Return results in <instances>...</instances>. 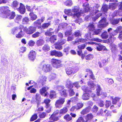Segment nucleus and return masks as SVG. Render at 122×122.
I'll return each instance as SVG.
<instances>
[{
	"mask_svg": "<svg viewBox=\"0 0 122 122\" xmlns=\"http://www.w3.org/2000/svg\"><path fill=\"white\" fill-rule=\"evenodd\" d=\"M23 28L22 25H20L18 27H15L12 30L11 33L14 35L16 34V38H20L24 35V33L22 31Z\"/></svg>",
	"mask_w": 122,
	"mask_h": 122,
	"instance_id": "1",
	"label": "nucleus"
},
{
	"mask_svg": "<svg viewBox=\"0 0 122 122\" xmlns=\"http://www.w3.org/2000/svg\"><path fill=\"white\" fill-rule=\"evenodd\" d=\"M80 8L78 7L75 6L72 9V12L73 13V17L75 18H77L78 19L76 20V21H78V22H82L83 20L81 18H80L81 16V13H82L81 10H79Z\"/></svg>",
	"mask_w": 122,
	"mask_h": 122,
	"instance_id": "2",
	"label": "nucleus"
},
{
	"mask_svg": "<svg viewBox=\"0 0 122 122\" xmlns=\"http://www.w3.org/2000/svg\"><path fill=\"white\" fill-rule=\"evenodd\" d=\"M82 89L85 92H90V90H89L88 88L86 87L85 86H83L82 87ZM89 94L87 93H84L82 96V99L84 100H87L89 99Z\"/></svg>",
	"mask_w": 122,
	"mask_h": 122,
	"instance_id": "3",
	"label": "nucleus"
},
{
	"mask_svg": "<svg viewBox=\"0 0 122 122\" xmlns=\"http://www.w3.org/2000/svg\"><path fill=\"white\" fill-rule=\"evenodd\" d=\"M53 66L54 68H57L62 66L61 61L60 60L53 59L51 60Z\"/></svg>",
	"mask_w": 122,
	"mask_h": 122,
	"instance_id": "4",
	"label": "nucleus"
},
{
	"mask_svg": "<svg viewBox=\"0 0 122 122\" xmlns=\"http://www.w3.org/2000/svg\"><path fill=\"white\" fill-rule=\"evenodd\" d=\"M65 102V99L64 98H60L57 100L55 102V105L56 107L60 108L62 106L63 104Z\"/></svg>",
	"mask_w": 122,
	"mask_h": 122,
	"instance_id": "5",
	"label": "nucleus"
},
{
	"mask_svg": "<svg viewBox=\"0 0 122 122\" xmlns=\"http://www.w3.org/2000/svg\"><path fill=\"white\" fill-rule=\"evenodd\" d=\"M90 35V34L89 33L85 35V37L86 39H84L82 38L80 39L75 41L72 42V43L74 44H75L77 43H79L80 42H85L86 41H88L90 40V39L91 38Z\"/></svg>",
	"mask_w": 122,
	"mask_h": 122,
	"instance_id": "6",
	"label": "nucleus"
},
{
	"mask_svg": "<svg viewBox=\"0 0 122 122\" xmlns=\"http://www.w3.org/2000/svg\"><path fill=\"white\" fill-rule=\"evenodd\" d=\"M10 11L8 7L7 6L1 7L0 8V11L2 13L1 14L0 16L3 17V16H5Z\"/></svg>",
	"mask_w": 122,
	"mask_h": 122,
	"instance_id": "7",
	"label": "nucleus"
},
{
	"mask_svg": "<svg viewBox=\"0 0 122 122\" xmlns=\"http://www.w3.org/2000/svg\"><path fill=\"white\" fill-rule=\"evenodd\" d=\"M36 29V28L35 27L30 26L28 28H26V27L24 28V30L28 34H31L35 32Z\"/></svg>",
	"mask_w": 122,
	"mask_h": 122,
	"instance_id": "8",
	"label": "nucleus"
},
{
	"mask_svg": "<svg viewBox=\"0 0 122 122\" xmlns=\"http://www.w3.org/2000/svg\"><path fill=\"white\" fill-rule=\"evenodd\" d=\"M64 87L63 86H59L58 87V90L60 91V95L64 97H66L67 95L66 91L63 89Z\"/></svg>",
	"mask_w": 122,
	"mask_h": 122,
	"instance_id": "9",
	"label": "nucleus"
},
{
	"mask_svg": "<svg viewBox=\"0 0 122 122\" xmlns=\"http://www.w3.org/2000/svg\"><path fill=\"white\" fill-rule=\"evenodd\" d=\"M51 100L48 98L46 99L44 101V102L46 104V111L47 112H49L51 110V107L49 103L50 102Z\"/></svg>",
	"mask_w": 122,
	"mask_h": 122,
	"instance_id": "10",
	"label": "nucleus"
},
{
	"mask_svg": "<svg viewBox=\"0 0 122 122\" xmlns=\"http://www.w3.org/2000/svg\"><path fill=\"white\" fill-rule=\"evenodd\" d=\"M99 23L98 26V27L100 28L104 27L106 26L108 24L106 21V19L105 18H103L99 22Z\"/></svg>",
	"mask_w": 122,
	"mask_h": 122,
	"instance_id": "11",
	"label": "nucleus"
},
{
	"mask_svg": "<svg viewBox=\"0 0 122 122\" xmlns=\"http://www.w3.org/2000/svg\"><path fill=\"white\" fill-rule=\"evenodd\" d=\"M15 15V13L14 12H11L10 10L5 16H3V17L7 18L9 19H13Z\"/></svg>",
	"mask_w": 122,
	"mask_h": 122,
	"instance_id": "12",
	"label": "nucleus"
},
{
	"mask_svg": "<svg viewBox=\"0 0 122 122\" xmlns=\"http://www.w3.org/2000/svg\"><path fill=\"white\" fill-rule=\"evenodd\" d=\"M49 87L47 86L43 87L40 90V93L42 95L46 97L48 94L47 91L48 90Z\"/></svg>",
	"mask_w": 122,
	"mask_h": 122,
	"instance_id": "13",
	"label": "nucleus"
},
{
	"mask_svg": "<svg viewBox=\"0 0 122 122\" xmlns=\"http://www.w3.org/2000/svg\"><path fill=\"white\" fill-rule=\"evenodd\" d=\"M42 69L43 71L47 72L50 71L51 70V68L50 64H46L43 66Z\"/></svg>",
	"mask_w": 122,
	"mask_h": 122,
	"instance_id": "14",
	"label": "nucleus"
},
{
	"mask_svg": "<svg viewBox=\"0 0 122 122\" xmlns=\"http://www.w3.org/2000/svg\"><path fill=\"white\" fill-rule=\"evenodd\" d=\"M36 53L35 51H31L29 55V59L32 61H33L36 58Z\"/></svg>",
	"mask_w": 122,
	"mask_h": 122,
	"instance_id": "15",
	"label": "nucleus"
},
{
	"mask_svg": "<svg viewBox=\"0 0 122 122\" xmlns=\"http://www.w3.org/2000/svg\"><path fill=\"white\" fill-rule=\"evenodd\" d=\"M46 77L45 76L41 75L38 80L39 82L41 83L43 85H44L46 81Z\"/></svg>",
	"mask_w": 122,
	"mask_h": 122,
	"instance_id": "16",
	"label": "nucleus"
},
{
	"mask_svg": "<svg viewBox=\"0 0 122 122\" xmlns=\"http://www.w3.org/2000/svg\"><path fill=\"white\" fill-rule=\"evenodd\" d=\"M59 114V111L57 110L54 112L53 114L51 116L50 119H52L53 120L56 121L59 119V118L57 117H55L54 116Z\"/></svg>",
	"mask_w": 122,
	"mask_h": 122,
	"instance_id": "17",
	"label": "nucleus"
},
{
	"mask_svg": "<svg viewBox=\"0 0 122 122\" xmlns=\"http://www.w3.org/2000/svg\"><path fill=\"white\" fill-rule=\"evenodd\" d=\"M83 6L84 7V10L82 12H87L90 10V8L89 7V4L87 2H86L85 3H84L83 4Z\"/></svg>",
	"mask_w": 122,
	"mask_h": 122,
	"instance_id": "18",
	"label": "nucleus"
},
{
	"mask_svg": "<svg viewBox=\"0 0 122 122\" xmlns=\"http://www.w3.org/2000/svg\"><path fill=\"white\" fill-rule=\"evenodd\" d=\"M97 46L96 49L98 51H101L103 50H107V49L106 47L101 45L100 43H98L97 44Z\"/></svg>",
	"mask_w": 122,
	"mask_h": 122,
	"instance_id": "19",
	"label": "nucleus"
},
{
	"mask_svg": "<svg viewBox=\"0 0 122 122\" xmlns=\"http://www.w3.org/2000/svg\"><path fill=\"white\" fill-rule=\"evenodd\" d=\"M20 13L21 14H24L25 13V9L24 6L22 4L20 3L19 8L18 9Z\"/></svg>",
	"mask_w": 122,
	"mask_h": 122,
	"instance_id": "20",
	"label": "nucleus"
},
{
	"mask_svg": "<svg viewBox=\"0 0 122 122\" xmlns=\"http://www.w3.org/2000/svg\"><path fill=\"white\" fill-rule=\"evenodd\" d=\"M68 111V109L66 107H63V108L60 109L59 111V113L60 116L66 113Z\"/></svg>",
	"mask_w": 122,
	"mask_h": 122,
	"instance_id": "21",
	"label": "nucleus"
},
{
	"mask_svg": "<svg viewBox=\"0 0 122 122\" xmlns=\"http://www.w3.org/2000/svg\"><path fill=\"white\" fill-rule=\"evenodd\" d=\"M96 14V17H92V19L93 20H95L97 19L102 15V13L98 10H97L96 12H95Z\"/></svg>",
	"mask_w": 122,
	"mask_h": 122,
	"instance_id": "22",
	"label": "nucleus"
},
{
	"mask_svg": "<svg viewBox=\"0 0 122 122\" xmlns=\"http://www.w3.org/2000/svg\"><path fill=\"white\" fill-rule=\"evenodd\" d=\"M88 85L91 88V89H94L96 87V84L94 83V82L92 81H90L88 82Z\"/></svg>",
	"mask_w": 122,
	"mask_h": 122,
	"instance_id": "23",
	"label": "nucleus"
},
{
	"mask_svg": "<svg viewBox=\"0 0 122 122\" xmlns=\"http://www.w3.org/2000/svg\"><path fill=\"white\" fill-rule=\"evenodd\" d=\"M91 110V108L90 107L83 109L81 112V113L82 115H84L88 112Z\"/></svg>",
	"mask_w": 122,
	"mask_h": 122,
	"instance_id": "24",
	"label": "nucleus"
},
{
	"mask_svg": "<svg viewBox=\"0 0 122 122\" xmlns=\"http://www.w3.org/2000/svg\"><path fill=\"white\" fill-rule=\"evenodd\" d=\"M93 117V116L91 113L88 114L86 117V121L85 122H87L88 121H90Z\"/></svg>",
	"mask_w": 122,
	"mask_h": 122,
	"instance_id": "25",
	"label": "nucleus"
},
{
	"mask_svg": "<svg viewBox=\"0 0 122 122\" xmlns=\"http://www.w3.org/2000/svg\"><path fill=\"white\" fill-rule=\"evenodd\" d=\"M112 30V29L111 28H110L108 29V31L109 34V35H112L113 36H114L117 35L118 33L116 30H114L112 33H111L110 32Z\"/></svg>",
	"mask_w": 122,
	"mask_h": 122,
	"instance_id": "26",
	"label": "nucleus"
},
{
	"mask_svg": "<svg viewBox=\"0 0 122 122\" xmlns=\"http://www.w3.org/2000/svg\"><path fill=\"white\" fill-rule=\"evenodd\" d=\"M115 38L114 36L110 35L109 38L107 40V41L108 42L112 44L115 39Z\"/></svg>",
	"mask_w": 122,
	"mask_h": 122,
	"instance_id": "27",
	"label": "nucleus"
},
{
	"mask_svg": "<svg viewBox=\"0 0 122 122\" xmlns=\"http://www.w3.org/2000/svg\"><path fill=\"white\" fill-rule=\"evenodd\" d=\"M64 12L65 13L68 15L73 16V13L72 10L71 9H66L64 10Z\"/></svg>",
	"mask_w": 122,
	"mask_h": 122,
	"instance_id": "28",
	"label": "nucleus"
},
{
	"mask_svg": "<svg viewBox=\"0 0 122 122\" xmlns=\"http://www.w3.org/2000/svg\"><path fill=\"white\" fill-rule=\"evenodd\" d=\"M45 41L43 39H40L38 40L36 42V44L37 46H41L44 43Z\"/></svg>",
	"mask_w": 122,
	"mask_h": 122,
	"instance_id": "29",
	"label": "nucleus"
},
{
	"mask_svg": "<svg viewBox=\"0 0 122 122\" xmlns=\"http://www.w3.org/2000/svg\"><path fill=\"white\" fill-rule=\"evenodd\" d=\"M41 22H40V19H38L34 22V25L38 27V28H40L41 27Z\"/></svg>",
	"mask_w": 122,
	"mask_h": 122,
	"instance_id": "30",
	"label": "nucleus"
},
{
	"mask_svg": "<svg viewBox=\"0 0 122 122\" xmlns=\"http://www.w3.org/2000/svg\"><path fill=\"white\" fill-rule=\"evenodd\" d=\"M65 4L66 6H71L73 4L72 1L71 0H67L65 2Z\"/></svg>",
	"mask_w": 122,
	"mask_h": 122,
	"instance_id": "31",
	"label": "nucleus"
},
{
	"mask_svg": "<svg viewBox=\"0 0 122 122\" xmlns=\"http://www.w3.org/2000/svg\"><path fill=\"white\" fill-rule=\"evenodd\" d=\"M29 15L31 19L32 20H35L37 18V15L33 13H30Z\"/></svg>",
	"mask_w": 122,
	"mask_h": 122,
	"instance_id": "32",
	"label": "nucleus"
},
{
	"mask_svg": "<svg viewBox=\"0 0 122 122\" xmlns=\"http://www.w3.org/2000/svg\"><path fill=\"white\" fill-rule=\"evenodd\" d=\"M117 5L116 3H110V4L109 8L112 10H114L116 8Z\"/></svg>",
	"mask_w": 122,
	"mask_h": 122,
	"instance_id": "33",
	"label": "nucleus"
},
{
	"mask_svg": "<svg viewBox=\"0 0 122 122\" xmlns=\"http://www.w3.org/2000/svg\"><path fill=\"white\" fill-rule=\"evenodd\" d=\"M102 110H101L100 111V114H99V115H102L103 116H109V114L108 113L107 111V110H105L104 111L103 113H102Z\"/></svg>",
	"mask_w": 122,
	"mask_h": 122,
	"instance_id": "34",
	"label": "nucleus"
},
{
	"mask_svg": "<svg viewBox=\"0 0 122 122\" xmlns=\"http://www.w3.org/2000/svg\"><path fill=\"white\" fill-rule=\"evenodd\" d=\"M42 50L45 51H47L50 50V47L48 45L46 44L43 47Z\"/></svg>",
	"mask_w": 122,
	"mask_h": 122,
	"instance_id": "35",
	"label": "nucleus"
},
{
	"mask_svg": "<svg viewBox=\"0 0 122 122\" xmlns=\"http://www.w3.org/2000/svg\"><path fill=\"white\" fill-rule=\"evenodd\" d=\"M73 69L70 68H68L66 69V72L68 75H69L73 73Z\"/></svg>",
	"mask_w": 122,
	"mask_h": 122,
	"instance_id": "36",
	"label": "nucleus"
},
{
	"mask_svg": "<svg viewBox=\"0 0 122 122\" xmlns=\"http://www.w3.org/2000/svg\"><path fill=\"white\" fill-rule=\"evenodd\" d=\"M55 48L56 49L58 50H61L62 49V46L59 43H56L55 44Z\"/></svg>",
	"mask_w": 122,
	"mask_h": 122,
	"instance_id": "37",
	"label": "nucleus"
},
{
	"mask_svg": "<svg viewBox=\"0 0 122 122\" xmlns=\"http://www.w3.org/2000/svg\"><path fill=\"white\" fill-rule=\"evenodd\" d=\"M56 40V35H53L50 37V41L52 43H53Z\"/></svg>",
	"mask_w": 122,
	"mask_h": 122,
	"instance_id": "38",
	"label": "nucleus"
},
{
	"mask_svg": "<svg viewBox=\"0 0 122 122\" xmlns=\"http://www.w3.org/2000/svg\"><path fill=\"white\" fill-rule=\"evenodd\" d=\"M56 93L54 91H50V97L51 98L55 97H56Z\"/></svg>",
	"mask_w": 122,
	"mask_h": 122,
	"instance_id": "39",
	"label": "nucleus"
},
{
	"mask_svg": "<svg viewBox=\"0 0 122 122\" xmlns=\"http://www.w3.org/2000/svg\"><path fill=\"white\" fill-rule=\"evenodd\" d=\"M101 36L102 39H107L108 37L107 32H103L101 35Z\"/></svg>",
	"mask_w": 122,
	"mask_h": 122,
	"instance_id": "40",
	"label": "nucleus"
},
{
	"mask_svg": "<svg viewBox=\"0 0 122 122\" xmlns=\"http://www.w3.org/2000/svg\"><path fill=\"white\" fill-rule=\"evenodd\" d=\"M94 57L93 55L91 54H89L87 55L85 57V59L86 60H89L92 59Z\"/></svg>",
	"mask_w": 122,
	"mask_h": 122,
	"instance_id": "41",
	"label": "nucleus"
},
{
	"mask_svg": "<svg viewBox=\"0 0 122 122\" xmlns=\"http://www.w3.org/2000/svg\"><path fill=\"white\" fill-rule=\"evenodd\" d=\"M109 8L107 5L105 4H103L102 7V9L103 11L105 12H106Z\"/></svg>",
	"mask_w": 122,
	"mask_h": 122,
	"instance_id": "42",
	"label": "nucleus"
},
{
	"mask_svg": "<svg viewBox=\"0 0 122 122\" xmlns=\"http://www.w3.org/2000/svg\"><path fill=\"white\" fill-rule=\"evenodd\" d=\"M32 86H30L27 88L28 90H30V92L31 93H35L36 92V90L34 88H32Z\"/></svg>",
	"mask_w": 122,
	"mask_h": 122,
	"instance_id": "43",
	"label": "nucleus"
},
{
	"mask_svg": "<svg viewBox=\"0 0 122 122\" xmlns=\"http://www.w3.org/2000/svg\"><path fill=\"white\" fill-rule=\"evenodd\" d=\"M36 101H37V106L38 107V105H39V103L40 101V94L36 93Z\"/></svg>",
	"mask_w": 122,
	"mask_h": 122,
	"instance_id": "44",
	"label": "nucleus"
},
{
	"mask_svg": "<svg viewBox=\"0 0 122 122\" xmlns=\"http://www.w3.org/2000/svg\"><path fill=\"white\" fill-rule=\"evenodd\" d=\"M56 77V75L54 73H52L49 76V81H50L54 79Z\"/></svg>",
	"mask_w": 122,
	"mask_h": 122,
	"instance_id": "45",
	"label": "nucleus"
},
{
	"mask_svg": "<svg viewBox=\"0 0 122 122\" xmlns=\"http://www.w3.org/2000/svg\"><path fill=\"white\" fill-rule=\"evenodd\" d=\"M110 47L111 48V51H114L115 50H116L117 48V46L113 44H110Z\"/></svg>",
	"mask_w": 122,
	"mask_h": 122,
	"instance_id": "46",
	"label": "nucleus"
},
{
	"mask_svg": "<svg viewBox=\"0 0 122 122\" xmlns=\"http://www.w3.org/2000/svg\"><path fill=\"white\" fill-rule=\"evenodd\" d=\"M64 118L66 120L69 121L71 120L72 117L69 114L66 115L64 117Z\"/></svg>",
	"mask_w": 122,
	"mask_h": 122,
	"instance_id": "47",
	"label": "nucleus"
},
{
	"mask_svg": "<svg viewBox=\"0 0 122 122\" xmlns=\"http://www.w3.org/2000/svg\"><path fill=\"white\" fill-rule=\"evenodd\" d=\"M29 19L27 17H25L22 20V23L25 24L29 22Z\"/></svg>",
	"mask_w": 122,
	"mask_h": 122,
	"instance_id": "48",
	"label": "nucleus"
},
{
	"mask_svg": "<svg viewBox=\"0 0 122 122\" xmlns=\"http://www.w3.org/2000/svg\"><path fill=\"white\" fill-rule=\"evenodd\" d=\"M120 98L118 97H115L114 98H113L112 100V102L113 104H116L117 101L120 100Z\"/></svg>",
	"mask_w": 122,
	"mask_h": 122,
	"instance_id": "49",
	"label": "nucleus"
},
{
	"mask_svg": "<svg viewBox=\"0 0 122 122\" xmlns=\"http://www.w3.org/2000/svg\"><path fill=\"white\" fill-rule=\"evenodd\" d=\"M120 19H117L112 20L111 21L112 24L113 25H115L118 24L119 22Z\"/></svg>",
	"mask_w": 122,
	"mask_h": 122,
	"instance_id": "50",
	"label": "nucleus"
},
{
	"mask_svg": "<svg viewBox=\"0 0 122 122\" xmlns=\"http://www.w3.org/2000/svg\"><path fill=\"white\" fill-rule=\"evenodd\" d=\"M101 90V88L100 86L99 85H97V94L98 96H100V92Z\"/></svg>",
	"mask_w": 122,
	"mask_h": 122,
	"instance_id": "51",
	"label": "nucleus"
},
{
	"mask_svg": "<svg viewBox=\"0 0 122 122\" xmlns=\"http://www.w3.org/2000/svg\"><path fill=\"white\" fill-rule=\"evenodd\" d=\"M89 29L90 30L93 31L95 29V27L93 24H90L88 26Z\"/></svg>",
	"mask_w": 122,
	"mask_h": 122,
	"instance_id": "52",
	"label": "nucleus"
},
{
	"mask_svg": "<svg viewBox=\"0 0 122 122\" xmlns=\"http://www.w3.org/2000/svg\"><path fill=\"white\" fill-rule=\"evenodd\" d=\"M67 84L66 87L68 88H72V86H71V83L70 81H68L66 82Z\"/></svg>",
	"mask_w": 122,
	"mask_h": 122,
	"instance_id": "53",
	"label": "nucleus"
},
{
	"mask_svg": "<svg viewBox=\"0 0 122 122\" xmlns=\"http://www.w3.org/2000/svg\"><path fill=\"white\" fill-rule=\"evenodd\" d=\"M35 44V42L33 40H30L28 43V45L29 46H34Z\"/></svg>",
	"mask_w": 122,
	"mask_h": 122,
	"instance_id": "54",
	"label": "nucleus"
},
{
	"mask_svg": "<svg viewBox=\"0 0 122 122\" xmlns=\"http://www.w3.org/2000/svg\"><path fill=\"white\" fill-rule=\"evenodd\" d=\"M50 24L49 23H44L42 25V27L43 28L45 29L48 27L49 25H50Z\"/></svg>",
	"mask_w": 122,
	"mask_h": 122,
	"instance_id": "55",
	"label": "nucleus"
},
{
	"mask_svg": "<svg viewBox=\"0 0 122 122\" xmlns=\"http://www.w3.org/2000/svg\"><path fill=\"white\" fill-rule=\"evenodd\" d=\"M98 108L97 106L94 105L92 109V111L94 112H96L98 110Z\"/></svg>",
	"mask_w": 122,
	"mask_h": 122,
	"instance_id": "56",
	"label": "nucleus"
},
{
	"mask_svg": "<svg viewBox=\"0 0 122 122\" xmlns=\"http://www.w3.org/2000/svg\"><path fill=\"white\" fill-rule=\"evenodd\" d=\"M37 118V116L36 114H35L33 115L31 117L30 120L32 121L36 120Z\"/></svg>",
	"mask_w": 122,
	"mask_h": 122,
	"instance_id": "57",
	"label": "nucleus"
},
{
	"mask_svg": "<svg viewBox=\"0 0 122 122\" xmlns=\"http://www.w3.org/2000/svg\"><path fill=\"white\" fill-rule=\"evenodd\" d=\"M40 35V33L39 32H37L33 34L32 35V37L35 38L38 37Z\"/></svg>",
	"mask_w": 122,
	"mask_h": 122,
	"instance_id": "58",
	"label": "nucleus"
},
{
	"mask_svg": "<svg viewBox=\"0 0 122 122\" xmlns=\"http://www.w3.org/2000/svg\"><path fill=\"white\" fill-rule=\"evenodd\" d=\"M83 106V104L81 103H79L77 104V107L76 108V109H78L81 108Z\"/></svg>",
	"mask_w": 122,
	"mask_h": 122,
	"instance_id": "59",
	"label": "nucleus"
},
{
	"mask_svg": "<svg viewBox=\"0 0 122 122\" xmlns=\"http://www.w3.org/2000/svg\"><path fill=\"white\" fill-rule=\"evenodd\" d=\"M69 95L72 96L74 95L75 94V92L72 89H70L69 91Z\"/></svg>",
	"mask_w": 122,
	"mask_h": 122,
	"instance_id": "60",
	"label": "nucleus"
},
{
	"mask_svg": "<svg viewBox=\"0 0 122 122\" xmlns=\"http://www.w3.org/2000/svg\"><path fill=\"white\" fill-rule=\"evenodd\" d=\"M76 122H86L84 120L82 117H80L79 118Z\"/></svg>",
	"mask_w": 122,
	"mask_h": 122,
	"instance_id": "61",
	"label": "nucleus"
},
{
	"mask_svg": "<svg viewBox=\"0 0 122 122\" xmlns=\"http://www.w3.org/2000/svg\"><path fill=\"white\" fill-rule=\"evenodd\" d=\"M91 40L92 41H95L98 42H100L102 41L101 39L98 38H93Z\"/></svg>",
	"mask_w": 122,
	"mask_h": 122,
	"instance_id": "62",
	"label": "nucleus"
},
{
	"mask_svg": "<svg viewBox=\"0 0 122 122\" xmlns=\"http://www.w3.org/2000/svg\"><path fill=\"white\" fill-rule=\"evenodd\" d=\"M18 5V4L17 1H14L13 2L12 5L14 7H17Z\"/></svg>",
	"mask_w": 122,
	"mask_h": 122,
	"instance_id": "63",
	"label": "nucleus"
},
{
	"mask_svg": "<svg viewBox=\"0 0 122 122\" xmlns=\"http://www.w3.org/2000/svg\"><path fill=\"white\" fill-rule=\"evenodd\" d=\"M22 16L21 15H17L16 18V22H18L22 18Z\"/></svg>",
	"mask_w": 122,
	"mask_h": 122,
	"instance_id": "64",
	"label": "nucleus"
}]
</instances>
